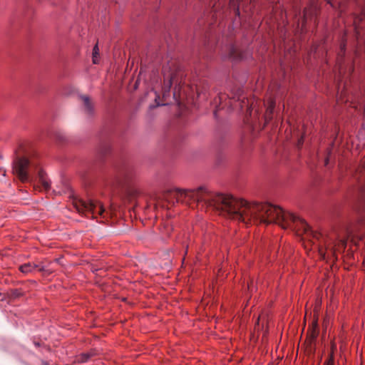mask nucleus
Masks as SVG:
<instances>
[{
	"label": "nucleus",
	"instance_id": "33",
	"mask_svg": "<svg viewBox=\"0 0 365 365\" xmlns=\"http://www.w3.org/2000/svg\"><path fill=\"white\" fill-rule=\"evenodd\" d=\"M304 326H306V321H304Z\"/></svg>",
	"mask_w": 365,
	"mask_h": 365
},
{
	"label": "nucleus",
	"instance_id": "19",
	"mask_svg": "<svg viewBox=\"0 0 365 365\" xmlns=\"http://www.w3.org/2000/svg\"><path fill=\"white\" fill-rule=\"evenodd\" d=\"M218 101H219V108H217V111L219 110V109H222L224 108L225 106H229V103H228V98H227V96L225 94H222L220 96H219L218 97Z\"/></svg>",
	"mask_w": 365,
	"mask_h": 365
},
{
	"label": "nucleus",
	"instance_id": "30",
	"mask_svg": "<svg viewBox=\"0 0 365 365\" xmlns=\"http://www.w3.org/2000/svg\"><path fill=\"white\" fill-rule=\"evenodd\" d=\"M359 51H360V49L357 48L356 51V55H359Z\"/></svg>",
	"mask_w": 365,
	"mask_h": 365
},
{
	"label": "nucleus",
	"instance_id": "32",
	"mask_svg": "<svg viewBox=\"0 0 365 365\" xmlns=\"http://www.w3.org/2000/svg\"><path fill=\"white\" fill-rule=\"evenodd\" d=\"M247 286H248V289H250V286H251V285H250V284H248V285H247Z\"/></svg>",
	"mask_w": 365,
	"mask_h": 365
},
{
	"label": "nucleus",
	"instance_id": "5",
	"mask_svg": "<svg viewBox=\"0 0 365 365\" xmlns=\"http://www.w3.org/2000/svg\"><path fill=\"white\" fill-rule=\"evenodd\" d=\"M73 205L77 212L81 215L87 216L91 214L93 218H96L98 216L104 217L106 210L103 205L97 201L91 200L86 201L80 198H74Z\"/></svg>",
	"mask_w": 365,
	"mask_h": 365
},
{
	"label": "nucleus",
	"instance_id": "27",
	"mask_svg": "<svg viewBox=\"0 0 365 365\" xmlns=\"http://www.w3.org/2000/svg\"><path fill=\"white\" fill-rule=\"evenodd\" d=\"M266 317H268V315H267V314H265L263 312V313H262L261 314H259V315L257 317V320H259V319H261V318L264 319Z\"/></svg>",
	"mask_w": 365,
	"mask_h": 365
},
{
	"label": "nucleus",
	"instance_id": "23",
	"mask_svg": "<svg viewBox=\"0 0 365 365\" xmlns=\"http://www.w3.org/2000/svg\"><path fill=\"white\" fill-rule=\"evenodd\" d=\"M138 193V191L135 189H131L128 190V195L130 197V199L132 197H134Z\"/></svg>",
	"mask_w": 365,
	"mask_h": 365
},
{
	"label": "nucleus",
	"instance_id": "6",
	"mask_svg": "<svg viewBox=\"0 0 365 365\" xmlns=\"http://www.w3.org/2000/svg\"><path fill=\"white\" fill-rule=\"evenodd\" d=\"M135 177L132 167L124 165L117 168L115 173L108 180L107 184L110 187L124 186L128 184Z\"/></svg>",
	"mask_w": 365,
	"mask_h": 365
},
{
	"label": "nucleus",
	"instance_id": "22",
	"mask_svg": "<svg viewBox=\"0 0 365 365\" xmlns=\"http://www.w3.org/2000/svg\"><path fill=\"white\" fill-rule=\"evenodd\" d=\"M108 150H109V145L106 143H104L100 148V152L102 153L103 154H106L108 151Z\"/></svg>",
	"mask_w": 365,
	"mask_h": 365
},
{
	"label": "nucleus",
	"instance_id": "1",
	"mask_svg": "<svg viewBox=\"0 0 365 365\" xmlns=\"http://www.w3.org/2000/svg\"><path fill=\"white\" fill-rule=\"evenodd\" d=\"M163 200L168 205L181 202L189 206L210 209L226 218L248 223H276L290 229L317 245L322 259L331 258V234L325 235L310 229L307 222L280 207L267 202H250L230 195L214 192L205 186L192 189L175 188L165 192Z\"/></svg>",
	"mask_w": 365,
	"mask_h": 365
},
{
	"label": "nucleus",
	"instance_id": "20",
	"mask_svg": "<svg viewBox=\"0 0 365 365\" xmlns=\"http://www.w3.org/2000/svg\"><path fill=\"white\" fill-rule=\"evenodd\" d=\"M334 358L333 351L329 354V359L324 362V365H334Z\"/></svg>",
	"mask_w": 365,
	"mask_h": 365
},
{
	"label": "nucleus",
	"instance_id": "15",
	"mask_svg": "<svg viewBox=\"0 0 365 365\" xmlns=\"http://www.w3.org/2000/svg\"><path fill=\"white\" fill-rule=\"evenodd\" d=\"M308 331L312 338H316L319 333V325L318 321H310Z\"/></svg>",
	"mask_w": 365,
	"mask_h": 365
},
{
	"label": "nucleus",
	"instance_id": "14",
	"mask_svg": "<svg viewBox=\"0 0 365 365\" xmlns=\"http://www.w3.org/2000/svg\"><path fill=\"white\" fill-rule=\"evenodd\" d=\"M227 58L233 61H239L243 58V55L237 47L231 46L229 48V53Z\"/></svg>",
	"mask_w": 365,
	"mask_h": 365
},
{
	"label": "nucleus",
	"instance_id": "9",
	"mask_svg": "<svg viewBox=\"0 0 365 365\" xmlns=\"http://www.w3.org/2000/svg\"><path fill=\"white\" fill-rule=\"evenodd\" d=\"M38 269L40 272L45 271V268L43 266H40L39 264L35 263H26L19 267V270L24 274H28L33 272L34 269Z\"/></svg>",
	"mask_w": 365,
	"mask_h": 365
},
{
	"label": "nucleus",
	"instance_id": "26",
	"mask_svg": "<svg viewBox=\"0 0 365 365\" xmlns=\"http://www.w3.org/2000/svg\"><path fill=\"white\" fill-rule=\"evenodd\" d=\"M303 140H304V135H301L299 138H298V141H297V146L299 148H300L302 144H303Z\"/></svg>",
	"mask_w": 365,
	"mask_h": 365
},
{
	"label": "nucleus",
	"instance_id": "2",
	"mask_svg": "<svg viewBox=\"0 0 365 365\" xmlns=\"http://www.w3.org/2000/svg\"><path fill=\"white\" fill-rule=\"evenodd\" d=\"M173 66V63H171V65L168 64L167 66H164L163 67V74L164 78V84L163 86V98L164 102L160 101V96L155 93V101L157 106L167 105L168 103L166 102V98L170 96V91L173 85H175L173 90V98L175 100V101H178V98H180L181 88V76H180V72L178 71Z\"/></svg>",
	"mask_w": 365,
	"mask_h": 365
},
{
	"label": "nucleus",
	"instance_id": "12",
	"mask_svg": "<svg viewBox=\"0 0 365 365\" xmlns=\"http://www.w3.org/2000/svg\"><path fill=\"white\" fill-rule=\"evenodd\" d=\"M275 106V103L273 100H270L268 103V105L266 108V111L264 115L262 116L264 124L268 123V122L272 118V114L274 111V108Z\"/></svg>",
	"mask_w": 365,
	"mask_h": 365
},
{
	"label": "nucleus",
	"instance_id": "16",
	"mask_svg": "<svg viewBox=\"0 0 365 365\" xmlns=\"http://www.w3.org/2000/svg\"><path fill=\"white\" fill-rule=\"evenodd\" d=\"M37 175L39 180V182L42 185L45 190H48L50 187V183L45 178V173L41 169L37 170Z\"/></svg>",
	"mask_w": 365,
	"mask_h": 365
},
{
	"label": "nucleus",
	"instance_id": "4",
	"mask_svg": "<svg viewBox=\"0 0 365 365\" xmlns=\"http://www.w3.org/2000/svg\"><path fill=\"white\" fill-rule=\"evenodd\" d=\"M229 107L235 108L240 107L242 110H246L247 118L250 116L251 118H255L259 120V106L261 104L264 105L261 101L255 98L248 99L245 96H241L237 100H232L228 98ZM253 119H252V122Z\"/></svg>",
	"mask_w": 365,
	"mask_h": 365
},
{
	"label": "nucleus",
	"instance_id": "11",
	"mask_svg": "<svg viewBox=\"0 0 365 365\" xmlns=\"http://www.w3.org/2000/svg\"><path fill=\"white\" fill-rule=\"evenodd\" d=\"M317 6L316 5H311L309 8H305L303 12V18L302 19V27L304 26L305 22L310 17L317 14Z\"/></svg>",
	"mask_w": 365,
	"mask_h": 365
},
{
	"label": "nucleus",
	"instance_id": "3",
	"mask_svg": "<svg viewBox=\"0 0 365 365\" xmlns=\"http://www.w3.org/2000/svg\"><path fill=\"white\" fill-rule=\"evenodd\" d=\"M34 164L25 156L16 155L12 163V173L21 182L33 181Z\"/></svg>",
	"mask_w": 365,
	"mask_h": 365
},
{
	"label": "nucleus",
	"instance_id": "7",
	"mask_svg": "<svg viewBox=\"0 0 365 365\" xmlns=\"http://www.w3.org/2000/svg\"><path fill=\"white\" fill-rule=\"evenodd\" d=\"M347 235L356 245L359 242H362L365 245V215H359L357 225L354 228L347 230Z\"/></svg>",
	"mask_w": 365,
	"mask_h": 365
},
{
	"label": "nucleus",
	"instance_id": "10",
	"mask_svg": "<svg viewBox=\"0 0 365 365\" xmlns=\"http://www.w3.org/2000/svg\"><path fill=\"white\" fill-rule=\"evenodd\" d=\"M345 48H346V43L343 41L340 45V51L338 53V57H337V64L339 66V73L340 75L345 74L346 72V68H344V66L342 64Z\"/></svg>",
	"mask_w": 365,
	"mask_h": 365
},
{
	"label": "nucleus",
	"instance_id": "21",
	"mask_svg": "<svg viewBox=\"0 0 365 365\" xmlns=\"http://www.w3.org/2000/svg\"><path fill=\"white\" fill-rule=\"evenodd\" d=\"M90 356L91 355L88 354H83L78 360L80 362H86L90 358Z\"/></svg>",
	"mask_w": 365,
	"mask_h": 365
},
{
	"label": "nucleus",
	"instance_id": "8",
	"mask_svg": "<svg viewBox=\"0 0 365 365\" xmlns=\"http://www.w3.org/2000/svg\"><path fill=\"white\" fill-rule=\"evenodd\" d=\"M80 98L82 101L85 113L88 115H91L94 111V107L92 101L88 96H81Z\"/></svg>",
	"mask_w": 365,
	"mask_h": 365
},
{
	"label": "nucleus",
	"instance_id": "17",
	"mask_svg": "<svg viewBox=\"0 0 365 365\" xmlns=\"http://www.w3.org/2000/svg\"><path fill=\"white\" fill-rule=\"evenodd\" d=\"M230 4V6L233 8L235 12V14L240 15V7L243 4L244 0H227Z\"/></svg>",
	"mask_w": 365,
	"mask_h": 365
},
{
	"label": "nucleus",
	"instance_id": "25",
	"mask_svg": "<svg viewBox=\"0 0 365 365\" xmlns=\"http://www.w3.org/2000/svg\"><path fill=\"white\" fill-rule=\"evenodd\" d=\"M330 156H331V150H329L327 152V156H326V158L324 160L325 165H328L329 159H330Z\"/></svg>",
	"mask_w": 365,
	"mask_h": 365
},
{
	"label": "nucleus",
	"instance_id": "29",
	"mask_svg": "<svg viewBox=\"0 0 365 365\" xmlns=\"http://www.w3.org/2000/svg\"><path fill=\"white\" fill-rule=\"evenodd\" d=\"M353 71H354L353 67H350V68H349V74H350L351 72H353Z\"/></svg>",
	"mask_w": 365,
	"mask_h": 365
},
{
	"label": "nucleus",
	"instance_id": "31",
	"mask_svg": "<svg viewBox=\"0 0 365 365\" xmlns=\"http://www.w3.org/2000/svg\"><path fill=\"white\" fill-rule=\"evenodd\" d=\"M214 115H215V118H217V110L214 111Z\"/></svg>",
	"mask_w": 365,
	"mask_h": 365
},
{
	"label": "nucleus",
	"instance_id": "18",
	"mask_svg": "<svg viewBox=\"0 0 365 365\" xmlns=\"http://www.w3.org/2000/svg\"><path fill=\"white\" fill-rule=\"evenodd\" d=\"M24 295V292L19 289H10L8 292V296L11 299H16L22 297Z\"/></svg>",
	"mask_w": 365,
	"mask_h": 365
},
{
	"label": "nucleus",
	"instance_id": "24",
	"mask_svg": "<svg viewBox=\"0 0 365 365\" xmlns=\"http://www.w3.org/2000/svg\"><path fill=\"white\" fill-rule=\"evenodd\" d=\"M99 55V48L98 46V44H96L93 49V56H98Z\"/></svg>",
	"mask_w": 365,
	"mask_h": 365
},
{
	"label": "nucleus",
	"instance_id": "13",
	"mask_svg": "<svg viewBox=\"0 0 365 365\" xmlns=\"http://www.w3.org/2000/svg\"><path fill=\"white\" fill-rule=\"evenodd\" d=\"M354 178L361 185L365 184V160L356 171Z\"/></svg>",
	"mask_w": 365,
	"mask_h": 365
},
{
	"label": "nucleus",
	"instance_id": "28",
	"mask_svg": "<svg viewBox=\"0 0 365 365\" xmlns=\"http://www.w3.org/2000/svg\"><path fill=\"white\" fill-rule=\"evenodd\" d=\"M93 63L94 64L98 63V56H93Z\"/></svg>",
	"mask_w": 365,
	"mask_h": 365
}]
</instances>
